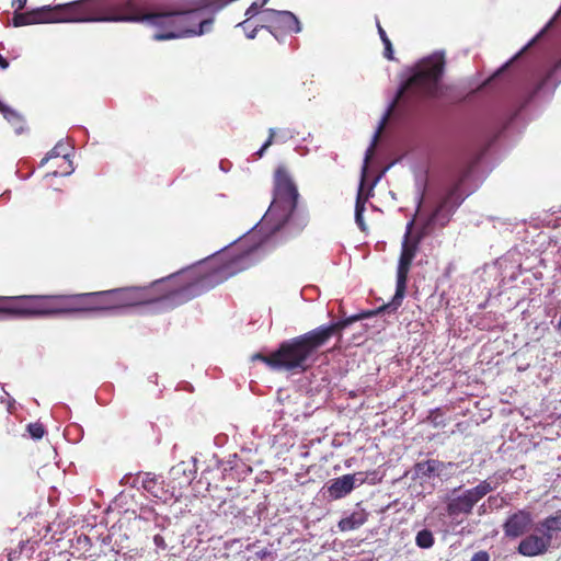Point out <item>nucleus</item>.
I'll return each mask as SVG.
<instances>
[{"instance_id":"412c9836","label":"nucleus","mask_w":561,"mask_h":561,"mask_svg":"<svg viewBox=\"0 0 561 561\" xmlns=\"http://www.w3.org/2000/svg\"><path fill=\"white\" fill-rule=\"evenodd\" d=\"M268 0L254 1L245 11L247 20L239 23L238 26H241L247 33L249 28L252 26L250 20L260 13V9L263 8Z\"/></svg>"},{"instance_id":"dca6fc26","label":"nucleus","mask_w":561,"mask_h":561,"mask_svg":"<svg viewBox=\"0 0 561 561\" xmlns=\"http://www.w3.org/2000/svg\"><path fill=\"white\" fill-rule=\"evenodd\" d=\"M537 533H546L553 540L556 533H561V510H558L553 515H549L536 525Z\"/></svg>"},{"instance_id":"c9c22d12","label":"nucleus","mask_w":561,"mask_h":561,"mask_svg":"<svg viewBox=\"0 0 561 561\" xmlns=\"http://www.w3.org/2000/svg\"><path fill=\"white\" fill-rule=\"evenodd\" d=\"M558 329L561 331V318L559 319V322H558Z\"/></svg>"},{"instance_id":"4468645a","label":"nucleus","mask_w":561,"mask_h":561,"mask_svg":"<svg viewBox=\"0 0 561 561\" xmlns=\"http://www.w3.org/2000/svg\"><path fill=\"white\" fill-rule=\"evenodd\" d=\"M355 488V476L347 473L340 478L333 479L328 486L329 495L339 500L350 494Z\"/></svg>"},{"instance_id":"f3484780","label":"nucleus","mask_w":561,"mask_h":561,"mask_svg":"<svg viewBox=\"0 0 561 561\" xmlns=\"http://www.w3.org/2000/svg\"><path fill=\"white\" fill-rule=\"evenodd\" d=\"M367 520V513L364 510L355 511L350 516L342 518L337 526L341 531H350L359 528Z\"/></svg>"},{"instance_id":"39448f33","label":"nucleus","mask_w":561,"mask_h":561,"mask_svg":"<svg viewBox=\"0 0 561 561\" xmlns=\"http://www.w3.org/2000/svg\"><path fill=\"white\" fill-rule=\"evenodd\" d=\"M99 0H79L55 7L44 5L27 12H15L12 23L15 27L59 22L99 21Z\"/></svg>"},{"instance_id":"c85d7f7f","label":"nucleus","mask_w":561,"mask_h":561,"mask_svg":"<svg viewBox=\"0 0 561 561\" xmlns=\"http://www.w3.org/2000/svg\"><path fill=\"white\" fill-rule=\"evenodd\" d=\"M471 561H490V556L486 551L480 550L472 556Z\"/></svg>"},{"instance_id":"2f4dec72","label":"nucleus","mask_w":561,"mask_h":561,"mask_svg":"<svg viewBox=\"0 0 561 561\" xmlns=\"http://www.w3.org/2000/svg\"><path fill=\"white\" fill-rule=\"evenodd\" d=\"M8 67H9L8 60L0 55V68L1 69H7Z\"/></svg>"},{"instance_id":"7ed1b4c3","label":"nucleus","mask_w":561,"mask_h":561,"mask_svg":"<svg viewBox=\"0 0 561 561\" xmlns=\"http://www.w3.org/2000/svg\"><path fill=\"white\" fill-rule=\"evenodd\" d=\"M299 193L288 170L284 165L277 167L274 173L273 201L267 215L275 217L276 230H284L288 237L300 234L309 224V213L298 207Z\"/></svg>"},{"instance_id":"393cba45","label":"nucleus","mask_w":561,"mask_h":561,"mask_svg":"<svg viewBox=\"0 0 561 561\" xmlns=\"http://www.w3.org/2000/svg\"><path fill=\"white\" fill-rule=\"evenodd\" d=\"M27 432L34 439H41L45 434V428L42 423L35 422L27 425Z\"/></svg>"},{"instance_id":"ddd939ff","label":"nucleus","mask_w":561,"mask_h":561,"mask_svg":"<svg viewBox=\"0 0 561 561\" xmlns=\"http://www.w3.org/2000/svg\"><path fill=\"white\" fill-rule=\"evenodd\" d=\"M275 16V23L271 34L277 39L291 33L301 31L300 22L297 16L289 11H278Z\"/></svg>"},{"instance_id":"473e14b6","label":"nucleus","mask_w":561,"mask_h":561,"mask_svg":"<svg viewBox=\"0 0 561 561\" xmlns=\"http://www.w3.org/2000/svg\"><path fill=\"white\" fill-rule=\"evenodd\" d=\"M558 14H559V12H558L556 15H558ZM556 19H557V16H554V18H553V19H552V20L547 24V26L545 27V30H542V31H541V33H540L539 35H541V34H542V33H543L548 27H550V26L552 25V23L554 22V20H556Z\"/></svg>"},{"instance_id":"9b49d317","label":"nucleus","mask_w":561,"mask_h":561,"mask_svg":"<svg viewBox=\"0 0 561 561\" xmlns=\"http://www.w3.org/2000/svg\"><path fill=\"white\" fill-rule=\"evenodd\" d=\"M551 546L552 541L549 535L536 531L519 541L517 551L524 557H537L547 553Z\"/></svg>"},{"instance_id":"6e6552de","label":"nucleus","mask_w":561,"mask_h":561,"mask_svg":"<svg viewBox=\"0 0 561 561\" xmlns=\"http://www.w3.org/2000/svg\"><path fill=\"white\" fill-rule=\"evenodd\" d=\"M113 311L111 291L62 295V313Z\"/></svg>"},{"instance_id":"4be33fe9","label":"nucleus","mask_w":561,"mask_h":561,"mask_svg":"<svg viewBox=\"0 0 561 561\" xmlns=\"http://www.w3.org/2000/svg\"><path fill=\"white\" fill-rule=\"evenodd\" d=\"M57 157H62L64 159H68L69 157L68 148L65 144H62V141L57 142L56 146L46 153V156L41 161V165H44L50 159Z\"/></svg>"},{"instance_id":"aec40b11","label":"nucleus","mask_w":561,"mask_h":561,"mask_svg":"<svg viewBox=\"0 0 561 561\" xmlns=\"http://www.w3.org/2000/svg\"><path fill=\"white\" fill-rule=\"evenodd\" d=\"M171 476L173 480H180L179 484H191L192 480L194 479V471L191 469H187V465L182 461L174 466L171 469Z\"/></svg>"},{"instance_id":"7c9ffc66","label":"nucleus","mask_w":561,"mask_h":561,"mask_svg":"<svg viewBox=\"0 0 561 561\" xmlns=\"http://www.w3.org/2000/svg\"><path fill=\"white\" fill-rule=\"evenodd\" d=\"M26 1L27 0H12V7L16 9L15 12L22 10L25 7Z\"/></svg>"},{"instance_id":"f257e3e1","label":"nucleus","mask_w":561,"mask_h":561,"mask_svg":"<svg viewBox=\"0 0 561 561\" xmlns=\"http://www.w3.org/2000/svg\"><path fill=\"white\" fill-rule=\"evenodd\" d=\"M222 268L209 272L188 267L146 286H126L110 289L114 310L160 305L162 310L183 305L220 284Z\"/></svg>"},{"instance_id":"72a5a7b5","label":"nucleus","mask_w":561,"mask_h":561,"mask_svg":"<svg viewBox=\"0 0 561 561\" xmlns=\"http://www.w3.org/2000/svg\"><path fill=\"white\" fill-rule=\"evenodd\" d=\"M154 542H156V545H157V546L162 545V543H163V539H162V537H160V536H156V537H154Z\"/></svg>"},{"instance_id":"423d86ee","label":"nucleus","mask_w":561,"mask_h":561,"mask_svg":"<svg viewBox=\"0 0 561 561\" xmlns=\"http://www.w3.org/2000/svg\"><path fill=\"white\" fill-rule=\"evenodd\" d=\"M0 313L33 318L62 313V295L0 296Z\"/></svg>"},{"instance_id":"1a4fd4ad","label":"nucleus","mask_w":561,"mask_h":561,"mask_svg":"<svg viewBox=\"0 0 561 561\" xmlns=\"http://www.w3.org/2000/svg\"><path fill=\"white\" fill-rule=\"evenodd\" d=\"M471 171L472 165H467L461 170L455 183L447 191L436 209L433 211L430 219L431 222L439 225L440 227H445L449 222L451 214L463 201V197H461L460 194V188L466 179L470 175Z\"/></svg>"},{"instance_id":"5701e85b","label":"nucleus","mask_w":561,"mask_h":561,"mask_svg":"<svg viewBox=\"0 0 561 561\" xmlns=\"http://www.w3.org/2000/svg\"><path fill=\"white\" fill-rule=\"evenodd\" d=\"M435 542L434 535L428 529H422L416 534L415 543L419 548L430 549Z\"/></svg>"},{"instance_id":"6ab92c4d","label":"nucleus","mask_w":561,"mask_h":561,"mask_svg":"<svg viewBox=\"0 0 561 561\" xmlns=\"http://www.w3.org/2000/svg\"><path fill=\"white\" fill-rule=\"evenodd\" d=\"M444 467V463L436 459H430L425 461L416 462L414 471L417 476L430 478L432 474L437 472Z\"/></svg>"},{"instance_id":"2eb2a0df","label":"nucleus","mask_w":561,"mask_h":561,"mask_svg":"<svg viewBox=\"0 0 561 561\" xmlns=\"http://www.w3.org/2000/svg\"><path fill=\"white\" fill-rule=\"evenodd\" d=\"M294 138V130L289 128H270L268 138L263 144L261 149L255 152L257 158H262L264 151L271 147L275 142H286L287 140Z\"/></svg>"},{"instance_id":"0eeeda50","label":"nucleus","mask_w":561,"mask_h":561,"mask_svg":"<svg viewBox=\"0 0 561 561\" xmlns=\"http://www.w3.org/2000/svg\"><path fill=\"white\" fill-rule=\"evenodd\" d=\"M413 224L414 221L411 220L407 225V231L402 241L401 253L397 268V285L394 296L390 302L380 306L378 309L366 311L365 313L368 314V318L385 311H397L398 308L402 305L403 298L405 296L409 272L417 253L420 243V237H411Z\"/></svg>"},{"instance_id":"f704fd0d","label":"nucleus","mask_w":561,"mask_h":561,"mask_svg":"<svg viewBox=\"0 0 561 561\" xmlns=\"http://www.w3.org/2000/svg\"><path fill=\"white\" fill-rule=\"evenodd\" d=\"M267 553H268V552H266V551H262V552H260L259 554H260V557H261V558H264Z\"/></svg>"},{"instance_id":"bb28decb","label":"nucleus","mask_w":561,"mask_h":561,"mask_svg":"<svg viewBox=\"0 0 561 561\" xmlns=\"http://www.w3.org/2000/svg\"><path fill=\"white\" fill-rule=\"evenodd\" d=\"M0 113L8 121H12V119L19 117V114L14 110H12L8 105L3 104L2 102H0Z\"/></svg>"},{"instance_id":"9d476101","label":"nucleus","mask_w":561,"mask_h":561,"mask_svg":"<svg viewBox=\"0 0 561 561\" xmlns=\"http://www.w3.org/2000/svg\"><path fill=\"white\" fill-rule=\"evenodd\" d=\"M492 490L493 488L488 481H482L477 486L450 497L446 505L447 515L451 518L470 515L476 504Z\"/></svg>"},{"instance_id":"20e7f679","label":"nucleus","mask_w":561,"mask_h":561,"mask_svg":"<svg viewBox=\"0 0 561 561\" xmlns=\"http://www.w3.org/2000/svg\"><path fill=\"white\" fill-rule=\"evenodd\" d=\"M444 69L445 57L442 53L432 54L417 61L410 69V76L400 85L387 115L398 104L411 107L424 100L436 98Z\"/></svg>"},{"instance_id":"f03ea898","label":"nucleus","mask_w":561,"mask_h":561,"mask_svg":"<svg viewBox=\"0 0 561 561\" xmlns=\"http://www.w3.org/2000/svg\"><path fill=\"white\" fill-rule=\"evenodd\" d=\"M366 318H368L367 313H358L330 324L320 325L301 335L284 341L274 351L272 362L277 365V370L306 371L310 367L309 358L324 346L331 337L336 336L337 342H341L344 329L353 322Z\"/></svg>"},{"instance_id":"cd10ccee","label":"nucleus","mask_w":561,"mask_h":561,"mask_svg":"<svg viewBox=\"0 0 561 561\" xmlns=\"http://www.w3.org/2000/svg\"><path fill=\"white\" fill-rule=\"evenodd\" d=\"M382 44L385 46L383 57L387 58L388 60H393L394 57H393V48H392L391 41L388 39V41L383 42Z\"/></svg>"},{"instance_id":"c756f323","label":"nucleus","mask_w":561,"mask_h":561,"mask_svg":"<svg viewBox=\"0 0 561 561\" xmlns=\"http://www.w3.org/2000/svg\"><path fill=\"white\" fill-rule=\"evenodd\" d=\"M377 28H378V34H379L381 42L383 43V42L388 41L389 37L379 22H377Z\"/></svg>"},{"instance_id":"f8f14e48","label":"nucleus","mask_w":561,"mask_h":561,"mask_svg":"<svg viewBox=\"0 0 561 561\" xmlns=\"http://www.w3.org/2000/svg\"><path fill=\"white\" fill-rule=\"evenodd\" d=\"M533 523L531 514L520 510L507 517L503 524V530L506 537L517 538L527 533Z\"/></svg>"},{"instance_id":"a211bd4d","label":"nucleus","mask_w":561,"mask_h":561,"mask_svg":"<svg viewBox=\"0 0 561 561\" xmlns=\"http://www.w3.org/2000/svg\"><path fill=\"white\" fill-rule=\"evenodd\" d=\"M278 13L277 10H273V9H267L265 11L262 12V14L260 15L259 20H257V23L252 27L251 31H249L247 33V37L248 38H254L255 35H256V32L260 30V28H266L270 33L272 32V28L274 26V23H275V16Z\"/></svg>"},{"instance_id":"a878e982","label":"nucleus","mask_w":561,"mask_h":561,"mask_svg":"<svg viewBox=\"0 0 561 561\" xmlns=\"http://www.w3.org/2000/svg\"><path fill=\"white\" fill-rule=\"evenodd\" d=\"M272 358H274V352H272L270 355H264L262 353H255L252 356L253 360H261L265 363L270 368L277 370V365L272 362Z\"/></svg>"},{"instance_id":"b1692460","label":"nucleus","mask_w":561,"mask_h":561,"mask_svg":"<svg viewBox=\"0 0 561 561\" xmlns=\"http://www.w3.org/2000/svg\"><path fill=\"white\" fill-rule=\"evenodd\" d=\"M365 210V202L362 201L360 194H358L355 205V220L362 231L366 230L363 213Z\"/></svg>"}]
</instances>
